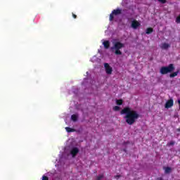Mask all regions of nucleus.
<instances>
[{
  "instance_id": "nucleus-5",
  "label": "nucleus",
  "mask_w": 180,
  "mask_h": 180,
  "mask_svg": "<svg viewBox=\"0 0 180 180\" xmlns=\"http://www.w3.org/2000/svg\"><path fill=\"white\" fill-rule=\"evenodd\" d=\"M141 25V24L137 21V20H134L131 24L132 29H137V27H140Z\"/></svg>"
},
{
  "instance_id": "nucleus-18",
  "label": "nucleus",
  "mask_w": 180,
  "mask_h": 180,
  "mask_svg": "<svg viewBox=\"0 0 180 180\" xmlns=\"http://www.w3.org/2000/svg\"><path fill=\"white\" fill-rule=\"evenodd\" d=\"M175 144V141H171L170 142L167 143V146L168 147L171 146H174Z\"/></svg>"
},
{
  "instance_id": "nucleus-19",
  "label": "nucleus",
  "mask_w": 180,
  "mask_h": 180,
  "mask_svg": "<svg viewBox=\"0 0 180 180\" xmlns=\"http://www.w3.org/2000/svg\"><path fill=\"white\" fill-rule=\"evenodd\" d=\"M103 176V174H100L97 176L96 180H102Z\"/></svg>"
},
{
  "instance_id": "nucleus-14",
  "label": "nucleus",
  "mask_w": 180,
  "mask_h": 180,
  "mask_svg": "<svg viewBox=\"0 0 180 180\" xmlns=\"http://www.w3.org/2000/svg\"><path fill=\"white\" fill-rule=\"evenodd\" d=\"M65 130L68 131V133H74V131H75V129H72L68 127H65Z\"/></svg>"
},
{
  "instance_id": "nucleus-2",
  "label": "nucleus",
  "mask_w": 180,
  "mask_h": 180,
  "mask_svg": "<svg viewBox=\"0 0 180 180\" xmlns=\"http://www.w3.org/2000/svg\"><path fill=\"white\" fill-rule=\"evenodd\" d=\"M123 48H124V44L120 41H116L114 42L113 46L111 47V50H115V54L116 56H122V51L120 49Z\"/></svg>"
},
{
  "instance_id": "nucleus-15",
  "label": "nucleus",
  "mask_w": 180,
  "mask_h": 180,
  "mask_svg": "<svg viewBox=\"0 0 180 180\" xmlns=\"http://www.w3.org/2000/svg\"><path fill=\"white\" fill-rule=\"evenodd\" d=\"M71 120L73 121V122H77V120H78V115H75V114H73L72 116H71Z\"/></svg>"
},
{
  "instance_id": "nucleus-10",
  "label": "nucleus",
  "mask_w": 180,
  "mask_h": 180,
  "mask_svg": "<svg viewBox=\"0 0 180 180\" xmlns=\"http://www.w3.org/2000/svg\"><path fill=\"white\" fill-rule=\"evenodd\" d=\"M103 44L104 49H105L106 50H108V49L110 47V42L109 41H105L103 43Z\"/></svg>"
},
{
  "instance_id": "nucleus-4",
  "label": "nucleus",
  "mask_w": 180,
  "mask_h": 180,
  "mask_svg": "<svg viewBox=\"0 0 180 180\" xmlns=\"http://www.w3.org/2000/svg\"><path fill=\"white\" fill-rule=\"evenodd\" d=\"M121 13H122V10L119 8L113 10L112 11V13L110 14V18H109L110 21L112 22V20L115 19V16H117V15H121Z\"/></svg>"
},
{
  "instance_id": "nucleus-17",
  "label": "nucleus",
  "mask_w": 180,
  "mask_h": 180,
  "mask_svg": "<svg viewBox=\"0 0 180 180\" xmlns=\"http://www.w3.org/2000/svg\"><path fill=\"white\" fill-rule=\"evenodd\" d=\"M113 110H115V112H119V110H120V107L115 105L113 107Z\"/></svg>"
},
{
  "instance_id": "nucleus-1",
  "label": "nucleus",
  "mask_w": 180,
  "mask_h": 180,
  "mask_svg": "<svg viewBox=\"0 0 180 180\" xmlns=\"http://www.w3.org/2000/svg\"><path fill=\"white\" fill-rule=\"evenodd\" d=\"M121 115H125L124 119L125 122L129 126L134 124L137 120L140 117V114L137 111L131 110L130 107L124 108L121 112Z\"/></svg>"
},
{
  "instance_id": "nucleus-12",
  "label": "nucleus",
  "mask_w": 180,
  "mask_h": 180,
  "mask_svg": "<svg viewBox=\"0 0 180 180\" xmlns=\"http://www.w3.org/2000/svg\"><path fill=\"white\" fill-rule=\"evenodd\" d=\"M178 74H179V70H177L176 72H174L173 73H171L169 75L170 78H175V77L178 76Z\"/></svg>"
},
{
  "instance_id": "nucleus-23",
  "label": "nucleus",
  "mask_w": 180,
  "mask_h": 180,
  "mask_svg": "<svg viewBox=\"0 0 180 180\" xmlns=\"http://www.w3.org/2000/svg\"><path fill=\"white\" fill-rule=\"evenodd\" d=\"M122 176L120 174L115 176V179H119Z\"/></svg>"
},
{
  "instance_id": "nucleus-25",
  "label": "nucleus",
  "mask_w": 180,
  "mask_h": 180,
  "mask_svg": "<svg viewBox=\"0 0 180 180\" xmlns=\"http://www.w3.org/2000/svg\"><path fill=\"white\" fill-rule=\"evenodd\" d=\"M158 180H164V179L160 177V178L158 179Z\"/></svg>"
},
{
  "instance_id": "nucleus-3",
  "label": "nucleus",
  "mask_w": 180,
  "mask_h": 180,
  "mask_svg": "<svg viewBox=\"0 0 180 180\" xmlns=\"http://www.w3.org/2000/svg\"><path fill=\"white\" fill-rule=\"evenodd\" d=\"M175 70V65L174 64L170 63L168 66H162L160 70V72L162 75H165L166 74H169Z\"/></svg>"
},
{
  "instance_id": "nucleus-7",
  "label": "nucleus",
  "mask_w": 180,
  "mask_h": 180,
  "mask_svg": "<svg viewBox=\"0 0 180 180\" xmlns=\"http://www.w3.org/2000/svg\"><path fill=\"white\" fill-rule=\"evenodd\" d=\"M172 106H174L173 99L168 100L165 105V108H166V109H169V108H172Z\"/></svg>"
},
{
  "instance_id": "nucleus-24",
  "label": "nucleus",
  "mask_w": 180,
  "mask_h": 180,
  "mask_svg": "<svg viewBox=\"0 0 180 180\" xmlns=\"http://www.w3.org/2000/svg\"><path fill=\"white\" fill-rule=\"evenodd\" d=\"M72 15L74 19H77V15H75L74 13H72Z\"/></svg>"
},
{
  "instance_id": "nucleus-22",
  "label": "nucleus",
  "mask_w": 180,
  "mask_h": 180,
  "mask_svg": "<svg viewBox=\"0 0 180 180\" xmlns=\"http://www.w3.org/2000/svg\"><path fill=\"white\" fill-rule=\"evenodd\" d=\"M42 180H49V177L47 176H43Z\"/></svg>"
},
{
  "instance_id": "nucleus-16",
  "label": "nucleus",
  "mask_w": 180,
  "mask_h": 180,
  "mask_svg": "<svg viewBox=\"0 0 180 180\" xmlns=\"http://www.w3.org/2000/svg\"><path fill=\"white\" fill-rule=\"evenodd\" d=\"M116 103H117V105L120 106L121 105H123V100H122V99L117 100Z\"/></svg>"
},
{
  "instance_id": "nucleus-26",
  "label": "nucleus",
  "mask_w": 180,
  "mask_h": 180,
  "mask_svg": "<svg viewBox=\"0 0 180 180\" xmlns=\"http://www.w3.org/2000/svg\"><path fill=\"white\" fill-rule=\"evenodd\" d=\"M177 131H180V127L177 129Z\"/></svg>"
},
{
  "instance_id": "nucleus-13",
  "label": "nucleus",
  "mask_w": 180,
  "mask_h": 180,
  "mask_svg": "<svg viewBox=\"0 0 180 180\" xmlns=\"http://www.w3.org/2000/svg\"><path fill=\"white\" fill-rule=\"evenodd\" d=\"M154 32V29L153 27H148L146 29V34H151Z\"/></svg>"
},
{
  "instance_id": "nucleus-9",
  "label": "nucleus",
  "mask_w": 180,
  "mask_h": 180,
  "mask_svg": "<svg viewBox=\"0 0 180 180\" xmlns=\"http://www.w3.org/2000/svg\"><path fill=\"white\" fill-rule=\"evenodd\" d=\"M169 47H171V45L167 43H162L160 46V48L162 49V50H168Z\"/></svg>"
},
{
  "instance_id": "nucleus-27",
  "label": "nucleus",
  "mask_w": 180,
  "mask_h": 180,
  "mask_svg": "<svg viewBox=\"0 0 180 180\" xmlns=\"http://www.w3.org/2000/svg\"><path fill=\"white\" fill-rule=\"evenodd\" d=\"M123 151H124V153H126V152H127L126 149H124V150H123Z\"/></svg>"
},
{
  "instance_id": "nucleus-21",
  "label": "nucleus",
  "mask_w": 180,
  "mask_h": 180,
  "mask_svg": "<svg viewBox=\"0 0 180 180\" xmlns=\"http://www.w3.org/2000/svg\"><path fill=\"white\" fill-rule=\"evenodd\" d=\"M160 4H167V0H158Z\"/></svg>"
},
{
  "instance_id": "nucleus-6",
  "label": "nucleus",
  "mask_w": 180,
  "mask_h": 180,
  "mask_svg": "<svg viewBox=\"0 0 180 180\" xmlns=\"http://www.w3.org/2000/svg\"><path fill=\"white\" fill-rule=\"evenodd\" d=\"M104 67L105 68L106 74H108V75H110V74H112V72L113 71L110 65H109L108 63H105Z\"/></svg>"
},
{
  "instance_id": "nucleus-11",
  "label": "nucleus",
  "mask_w": 180,
  "mask_h": 180,
  "mask_svg": "<svg viewBox=\"0 0 180 180\" xmlns=\"http://www.w3.org/2000/svg\"><path fill=\"white\" fill-rule=\"evenodd\" d=\"M165 169V174H171L172 169L169 167H163Z\"/></svg>"
},
{
  "instance_id": "nucleus-20",
  "label": "nucleus",
  "mask_w": 180,
  "mask_h": 180,
  "mask_svg": "<svg viewBox=\"0 0 180 180\" xmlns=\"http://www.w3.org/2000/svg\"><path fill=\"white\" fill-rule=\"evenodd\" d=\"M176 23H180V15L176 17Z\"/></svg>"
},
{
  "instance_id": "nucleus-8",
  "label": "nucleus",
  "mask_w": 180,
  "mask_h": 180,
  "mask_svg": "<svg viewBox=\"0 0 180 180\" xmlns=\"http://www.w3.org/2000/svg\"><path fill=\"white\" fill-rule=\"evenodd\" d=\"M79 153V149H78V148L77 147L72 148V150H70V154L73 158L77 157V154H78Z\"/></svg>"
}]
</instances>
